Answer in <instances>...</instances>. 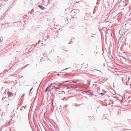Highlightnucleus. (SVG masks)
I'll return each mask as SVG.
<instances>
[{"instance_id":"nucleus-1","label":"nucleus","mask_w":131,"mask_h":131,"mask_svg":"<svg viewBox=\"0 0 131 131\" xmlns=\"http://www.w3.org/2000/svg\"><path fill=\"white\" fill-rule=\"evenodd\" d=\"M88 67V64L86 63H84L81 66V68H87Z\"/></svg>"},{"instance_id":"nucleus-2","label":"nucleus","mask_w":131,"mask_h":131,"mask_svg":"<svg viewBox=\"0 0 131 131\" xmlns=\"http://www.w3.org/2000/svg\"><path fill=\"white\" fill-rule=\"evenodd\" d=\"M56 83L55 82L53 83H51L50 84V85L48 86L46 89L45 92H46L50 88L51 86V85L52 84H55Z\"/></svg>"},{"instance_id":"nucleus-3","label":"nucleus","mask_w":131,"mask_h":131,"mask_svg":"<svg viewBox=\"0 0 131 131\" xmlns=\"http://www.w3.org/2000/svg\"><path fill=\"white\" fill-rule=\"evenodd\" d=\"M7 94L9 97H11L13 96V93L11 92H7Z\"/></svg>"},{"instance_id":"nucleus-4","label":"nucleus","mask_w":131,"mask_h":131,"mask_svg":"<svg viewBox=\"0 0 131 131\" xmlns=\"http://www.w3.org/2000/svg\"><path fill=\"white\" fill-rule=\"evenodd\" d=\"M63 84H60V83H59L57 84V86L58 87H59L61 85H63Z\"/></svg>"},{"instance_id":"nucleus-5","label":"nucleus","mask_w":131,"mask_h":131,"mask_svg":"<svg viewBox=\"0 0 131 131\" xmlns=\"http://www.w3.org/2000/svg\"><path fill=\"white\" fill-rule=\"evenodd\" d=\"M39 6L41 9H45V8L42 5H39Z\"/></svg>"},{"instance_id":"nucleus-6","label":"nucleus","mask_w":131,"mask_h":131,"mask_svg":"<svg viewBox=\"0 0 131 131\" xmlns=\"http://www.w3.org/2000/svg\"><path fill=\"white\" fill-rule=\"evenodd\" d=\"M53 87H54V88H56V89H60L59 88L57 87H56L55 86H53Z\"/></svg>"},{"instance_id":"nucleus-7","label":"nucleus","mask_w":131,"mask_h":131,"mask_svg":"<svg viewBox=\"0 0 131 131\" xmlns=\"http://www.w3.org/2000/svg\"><path fill=\"white\" fill-rule=\"evenodd\" d=\"M100 94L101 95H104V93H102Z\"/></svg>"},{"instance_id":"nucleus-8","label":"nucleus","mask_w":131,"mask_h":131,"mask_svg":"<svg viewBox=\"0 0 131 131\" xmlns=\"http://www.w3.org/2000/svg\"><path fill=\"white\" fill-rule=\"evenodd\" d=\"M32 89H33V88H32L31 89H30V91H31L32 90Z\"/></svg>"},{"instance_id":"nucleus-9","label":"nucleus","mask_w":131,"mask_h":131,"mask_svg":"<svg viewBox=\"0 0 131 131\" xmlns=\"http://www.w3.org/2000/svg\"><path fill=\"white\" fill-rule=\"evenodd\" d=\"M74 82H73V83H74Z\"/></svg>"}]
</instances>
